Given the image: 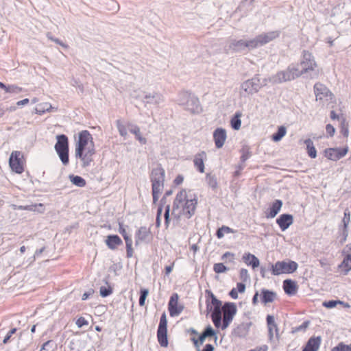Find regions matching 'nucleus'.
<instances>
[{
	"label": "nucleus",
	"instance_id": "obj_1",
	"mask_svg": "<svg viewBox=\"0 0 351 351\" xmlns=\"http://www.w3.org/2000/svg\"><path fill=\"white\" fill-rule=\"evenodd\" d=\"M197 201V195L191 190L181 189L173 200L171 215L177 219L181 217L189 219L195 212Z\"/></svg>",
	"mask_w": 351,
	"mask_h": 351
},
{
	"label": "nucleus",
	"instance_id": "obj_2",
	"mask_svg": "<svg viewBox=\"0 0 351 351\" xmlns=\"http://www.w3.org/2000/svg\"><path fill=\"white\" fill-rule=\"evenodd\" d=\"M92 135L88 130H82L78 134V141L75 147V156L83 162V167H88L93 160L92 156L95 149Z\"/></svg>",
	"mask_w": 351,
	"mask_h": 351
},
{
	"label": "nucleus",
	"instance_id": "obj_3",
	"mask_svg": "<svg viewBox=\"0 0 351 351\" xmlns=\"http://www.w3.org/2000/svg\"><path fill=\"white\" fill-rule=\"evenodd\" d=\"M206 293L208 294L206 301L207 310L210 312V317L214 326L219 328L223 312L221 302L210 291H206Z\"/></svg>",
	"mask_w": 351,
	"mask_h": 351
},
{
	"label": "nucleus",
	"instance_id": "obj_4",
	"mask_svg": "<svg viewBox=\"0 0 351 351\" xmlns=\"http://www.w3.org/2000/svg\"><path fill=\"white\" fill-rule=\"evenodd\" d=\"M315 99L322 106L335 103V97L333 93L324 84L317 82L313 86Z\"/></svg>",
	"mask_w": 351,
	"mask_h": 351
},
{
	"label": "nucleus",
	"instance_id": "obj_5",
	"mask_svg": "<svg viewBox=\"0 0 351 351\" xmlns=\"http://www.w3.org/2000/svg\"><path fill=\"white\" fill-rule=\"evenodd\" d=\"M57 142L54 149L58 155L62 163L66 166L69 163V139L65 134H59L56 136Z\"/></svg>",
	"mask_w": 351,
	"mask_h": 351
},
{
	"label": "nucleus",
	"instance_id": "obj_6",
	"mask_svg": "<svg viewBox=\"0 0 351 351\" xmlns=\"http://www.w3.org/2000/svg\"><path fill=\"white\" fill-rule=\"evenodd\" d=\"M298 263L293 261H277L271 265V274L274 276L292 274L298 269Z\"/></svg>",
	"mask_w": 351,
	"mask_h": 351
},
{
	"label": "nucleus",
	"instance_id": "obj_7",
	"mask_svg": "<svg viewBox=\"0 0 351 351\" xmlns=\"http://www.w3.org/2000/svg\"><path fill=\"white\" fill-rule=\"evenodd\" d=\"M223 320L221 321L220 328L226 329L232 322L237 313V306L232 302H226L222 307Z\"/></svg>",
	"mask_w": 351,
	"mask_h": 351
},
{
	"label": "nucleus",
	"instance_id": "obj_8",
	"mask_svg": "<svg viewBox=\"0 0 351 351\" xmlns=\"http://www.w3.org/2000/svg\"><path fill=\"white\" fill-rule=\"evenodd\" d=\"M300 66L304 74L315 70L317 64L311 52L306 50L303 51Z\"/></svg>",
	"mask_w": 351,
	"mask_h": 351
},
{
	"label": "nucleus",
	"instance_id": "obj_9",
	"mask_svg": "<svg viewBox=\"0 0 351 351\" xmlns=\"http://www.w3.org/2000/svg\"><path fill=\"white\" fill-rule=\"evenodd\" d=\"M158 341L162 347H167V319L165 313H164L160 319V323L157 331Z\"/></svg>",
	"mask_w": 351,
	"mask_h": 351
},
{
	"label": "nucleus",
	"instance_id": "obj_10",
	"mask_svg": "<svg viewBox=\"0 0 351 351\" xmlns=\"http://www.w3.org/2000/svg\"><path fill=\"white\" fill-rule=\"evenodd\" d=\"M21 152L14 151L9 158V165L11 169L16 173H21L24 171L23 165L21 160Z\"/></svg>",
	"mask_w": 351,
	"mask_h": 351
},
{
	"label": "nucleus",
	"instance_id": "obj_11",
	"mask_svg": "<svg viewBox=\"0 0 351 351\" xmlns=\"http://www.w3.org/2000/svg\"><path fill=\"white\" fill-rule=\"evenodd\" d=\"M178 300V293L172 294L168 303V310L171 317L179 315L184 309L183 305L180 304Z\"/></svg>",
	"mask_w": 351,
	"mask_h": 351
},
{
	"label": "nucleus",
	"instance_id": "obj_12",
	"mask_svg": "<svg viewBox=\"0 0 351 351\" xmlns=\"http://www.w3.org/2000/svg\"><path fill=\"white\" fill-rule=\"evenodd\" d=\"M348 148H328L324 152V156L328 160L337 161L344 157L348 153Z\"/></svg>",
	"mask_w": 351,
	"mask_h": 351
},
{
	"label": "nucleus",
	"instance_id": "obj_13",
	"mask_svg": "<svg viewBox=\"0 0 351 351\" xmlns=\"http://www.w3.org/2000/svg\"><path fill=\"white\" fill-rule=\"evenodd\" d=\"M212 337H214L215 339L217 338L215 331L210 325H208L197 339L193 338L192 340L195 346H198V344H202L206 338Z\"/></svg>",
	"mask_w": 351,
	"mask_h": 351
},
{
	"label": "nucleus",
	"instance_id": "obj_14",
	"mask_svg": "<svg viewBox=\"0 0 351 351\" xmlns=\"http://www.w3.org/2000/svg\"><path fill=\"white\" fill-rule=\"evenodd\" d=\"M276 298L277 293L276 291L266 289H262L260 291L261 302L265 305L274 302Z\"/></svg>",
	"mask_w": 351,
	"mask_h": 351
},
{
	"label": "nucleus",
	"instance_id": "obj_15",
	"mask_svg": "<svg viewBox=\"0 0 351 351\" xmlns=\"http://www.w3.org/2000/svg\"><path fill=\"white\" fill-rule=\"evenodd\" d=\"M293 222V217L290 214H282L276 219V223L282 231L286 230Z\"/></svg>",
	"mask_w": 351,
	"mask_h": 351
},
{
	"label": "nucleus",
	"instance_id": "obj_16",
	"mask_svg": "<svg viewBox=\"0 0 351 351\" xmlns=\"http://www.w3.org/2000/svg\"><path fill=\"white\" fill-rule=\"evenodd\" d=\"M213 138L217 148H221L226 139V132L223 128H217L213 133Z\"/></svg>",
	"mask_w": 351,
	"mask_h": 351
},
{
	"label": "nucleus",
	"instance_id": "obj_17",
	"mask_svg": "<svg viewBox=\"0 0 351 351\" xmlns=\"http://www.w3.org/2000/svg\"><path fill=\"white\" fill-rule=\"evenodd\" d=\"M206 158L207 155L204 151L197 153L194 156V166L200 173L204 172V161L206 160Z\"/></svg>",
	"mask_w": 351,
	"mask_h": 351
},
{
	"label": "nucleus",
	"instance_id": "obj_18",
	"mask_svg": "<svg viewBox=\"0 0 351 351\" xmlns=\"http://www.w3.org/2000/svg\"><path fill=\"white\" fill-rule=\"evenodd\" d=\"M282 206V202L280 199H276L265 212V217L267 219L274 218L280 212Z\"/></svg>",
	"mask_w": 351,
	"mask_h": 351
},
{
	"label": "nucleus",
	"instance_id": "obj_19",
	"mask_svg": "<svg viewBox=\"0 0 351 351\" xmlns=\"http://www.w3.org/2000/svg\"><path fill=\"white\" fill-rule=\"evenodd\" d=\"M280 34L278 31L269 32L267 33L262 34L257 36V38L258 40L259 45H264L271 40L277 38L279 36Z\"/></svg>",
	"mask_w": 351,
	"mask_h": 351
},
{
	"label": "nucleus",
	"instance_id": "obj_20",
	"mask_svg": "<svg viewBox=\"0 0 351 351\" xmlns=\"http://www.w3.org/2000/svg\"><path fill=\"white\" fill-rule=\"evenodd\" d=\"M321 342L322 339L320 337H312L308 340L302 351H317Z\"/></svg>",
	"mask_w": 351,
	"mask_h": 351
},
{
	"label": "nucleus",
	"instance_id": "obj_21",
	"mask_svg": "<svg viewBox=\"0 0 351 351\" xmlns=\"http://www.w3.org/2000/svg\"><path fill=\"white\" fill-rule=\"evenodd\" d=\"M165 181V171L161 168L155 169V193L162 189Z\"/></svg>",
	"mask_w": 351,
	"mask_h": 351
},
{
	"label": "nucleus",
	"instance_id": "obj_22",
	"mask_svg": "<svg viewBox=\"0 0 351 351\" xmlns=\"http://www.w3.org/2000/svg\"><path fill=\"white\" fill-rule=\"evenodd\" d=\"M106 244L109 249L115 250L118 246L123 244V241L118 235L110 234L106 237Z\"/></svg>",
	"mask_w": 351,
	"mask_h": 351
},
{
	"label": "nucleus",
	"instance_id": "obj_23",
	"mask_svg": "<svg viewBox=\"0 0 351 351\" xmlns=\"http://www.w3.org/2000/svg\"><path fill=\"white\" fill-rule=\"evenodd\" d=\"M298 285L295 281L291 279H287L283 281V289L287 295H295L298 291Z\"/></svg>",
	"mask_w": 351,
	"mask_h": 351
},
{
	"label": "nucleus",
	"instance_id": "obj_24",
	"mask_svg": "<svg viewBox=\"0 0 351 351\" xmlns=\"http://www.w3.org/2000/svg\"><path fill=\"white\" fill-rule=\"evenodd\" d=\"M338 269L340 274L347 275L351 270V255L348 254L344 258L341 264L339 265Z\"/></svg>",
	"mask_w": 351,
	"mask_h": 351
},
{
	"label": "nucleus",
	"instance_id": "obj_25",
	"mask_svg": "<svg viewBox=\"0 0 351 351\" xmlns=\"http://www.w3.org/2000/svg\"><path fill=\"white\" fill-rule=\"evenodd\" d=\"M242 259L247 265L251 266L253 269L259 266V260L254 254L245 253L243 254Z\"/></svg>",
	"mask_w": 351,
	"mask_h": 351
},
{
	"label": "nucleus",
	"instance_id": "obj_26",
	"mask_svg": "<svg viewBox=\"0 0 351 351\" xmlns=\"http://www.w3.org/2000/svg\"><path fill=\"white\" fill-rule=\"evenodd\" d=\"M241 88L247 94H252L258 91L257 84L252 80L243 82Z\"/></svg>",
	"mask_w": 351,
	"mask_h": 351
},
{
	"label": "nucleus",
	"instance_id": "obj_27",
	"mask_svg": "<svg viewBox=\"0 0 351 351\" xmlns=\"http://www.w3.org/2000/svg\"><path fill=\"white\" fill-rule=\"evenodd\" d=\"M128 129L131 133H132L135 135L136 138L141 144H145L146 139L141 136V132H140V128L137 125L129 123V124H128Z\"/></svg>",
	"mask_w": 351,
	"mask_h": 351
},
{
	"label": "nucleus",
	"instance_id": "obj_28",
	"mask_svg": "<svg viewBox=\"0 0 351 351\" xmlns=\"http://www.w3.org/2000/svg\"><path fill=\"white\" fill-rule=\"evenodd\" d=\"M304 143L306 146V151L308 156L311 158H315L317 157V150L312 140L310 138L306 139L304 141Z\"/></svg>",
	"mask_w": 351,
	"mask_h": 351
},
{
	"label": "nucleus",
	"instance_id": "obj_29",
	"mask_svg": "<svg viewBox=\"0 0 351 351\" xmlns=\"http://www.w3.org/2000/svg\"><path fill=\"white\" fill-rule=\"evenodd\" d=\"M150 234V230L149 228H147L145 226L141 227L136 234V243L138 241H144L145 240L149 234Z\"/></svg>",
	"mask_w": 351,
	"mask_h": 351
},
{
	"label": "nucleus",
	"instance_id": "obj_30",
	"mask_svg": "<svg viewBox=\"0 0 351 351\" xmlns=\"http://www.w3.org/2000/svg\"><path fill=\"white\" fill-rule=\"evenodd\" d=\"M242 116V114L240 112H236L234 116L230 120V124L231 127L236 130H238L241 128V117Z\"/></svg>",
	"mask_w": 351,
	"mask_h": 351
},
{
	"label": "nucleus",
	"instance_id": "obj_31",
	"mask_svg": "<svg viewBox=\"0 0 351 351\" xmlns=\"http://www.w3.org/2000/svg\"><path fill=\"white\" fill-rule=\"evenodd\" d=\"M53 109L49 103H43L38 105L36 108V113L38 114H43L45 112H50Z\"/></svg>",
	"mask_w": 351,
	"mask_h": 351
},
{
	"label": "nucleus",
	"instance_id": "obj_32",
	"mask_svg": "<svg viewBox=\"0 0 351 351\" xmlns=\"http://www.w3.org/2000/svg\"><path fill=\"white\" fill-rule=\"evenodd\" d=\"M69 179L71 182L77 186L84 187L86 186V180L81 176L70 175Z\"/></svg>",
	"mask_w": 351,
	"mask_h": 351
},
{
	"label": "nucleus",
	"instance_id": "obj_33",
	"mask_svg": "<svg viewBox=\"0 0 351 351\" xmlns=\"http://www.w3.org/2000/svg\"><path fill=\"white\" fill-rule=\"evenodd\" d=\"M278 77L280 82H287L294 80V76L291 73L289 68L285 71L278 73Z\"/></svg>",
	"mask_w": 351,
	"mask_h": 351
},
{
	"label": "nucleus",
	"instance_id": "obj_34",
	"mask_svg": "<svg viewBox=\"0 0 351 351\" xmlns=\"http://www.w3.org/2000/svg\"><path fill=\"white\" fill-rule=\"evenodd\" d=\"M286 133V128L284 126H280L278 128L277 132L272 135L271 138L274 141H279L285 136Z\"/></svg>",
	"mask_w": 351,
	"mask_h": 351
},
{
	"label": "nucleus",
	"instance_id": "obj_35",
	"mask_svg": "<svg viewBox=\"0 0 351 351\" xmlns=\"http://www.w3.org/2000/svg\"><path fill=\"white\" fill-rule=\"evenodd\" d=\"M234 232L235 231L232 228L223 226L217 230L216 235L218 239H221L223 237L225 234L234 233Z\"/></svg>",
	"mask_w": 351,
	"mask_h": 351
},
{
	"label": "nucleus",
	"instance_id": "obj_36",
	"mask_svg": "<svg viewBox=\"0 0 351 351\" xmlns=\"http://www.w3.org/2000/svg\"><path fill=\"white\" fill-rule=\"evenodd\" d=\"M3 89L5 90V93H14L18 94L20 93L22 91V88L15 85V84H11V85H5V87Z\"/></svg>",
	"mask_w": 351,
	"mask_h": 351
},
{
	"label": "nucleus",
	"instance_id": "obj_37",
	"mask_svg": "<svg viewBox=\"0 0 351 351\" xmlns=\"http://www.w3.org/2000/svg\"><path fill=\"white\" fill-rule=\"evenodd\" d=\"M117 129H118V131L120 134V135L124 138L126 137L127 134H128V125L125 126V125L122 124V123L119 121V120H117Z\"/></svg>",
	"mask_w": 351,
	"mask_h": 351
},
{
	"label": "nucleus",
	"instance_id": "obj_38",
	"mask_svg": "<svg viewBox=\"0 0 351 351\" xmlns=\"http://www.w3.org/2000/svg\"><path fill=\"white\" fill-rule=\"evenodd\" d=\"M331 351H351V343L346 345L343 342H340L335 347L332 348Z\"/></svg>",
	"mask_w": 351,
	"mask_h": 351
},
{
	"label": "nucleus",
	"instance_id": "obj_39",
	"mask_svg": "<svg viewBox=\"0 0 351 351\" xmlns=\"http://www.w3.org/2000/svg\"><path fill=\"white\" fill-rule=\"evenodd\" d=\"M149 291L147 289H142L140 291L139 305L143 306L145 305L146 298L147 297Z\"/></svg>",
	"mask_w": 351,
	"mask_h": 351
},
{
	"label": "nucleus",
	"instance_id": "obj_40",
	"mask_svg": "<svg viewBox=\"0 0 351 351\" xmlns=\"http://www.w3.org/2000/svg\"><path fill=\"white\" fill-rule=\"evenodd\" d=\"M119 232L122 235L125 241H127V239H132L131 237L128 234L124 225L120 222L119 223Z\"/></svg>",
	"mask_w": 351,
	"mask_h": 351
},
{
	"label": "nucleus",
	"instance_id": "obj_41",
	"mask_svg": "<svg viewBox=\"0 0 351 351\" xmlns=\"http://www.w3.org/2000/svg\"><path fill=\"white\" fill-rule=\"evenodd\" d=\"M100 295L103 298L109 296L112 293V289L111 287H101L99 290Z\"/></svg>",
	"mask_w": 351,
	"mask_h": 351
},
{
	"label": "nucleus",
	"instance_id": "obj_42",
	"mask_svg": "<svg viewBox=\"0 0 351 351\" xmlns=\"http://www.w3.org/2000/svg\"><path fill=\"white\" fill-rule=\"evenodd\" d=\"M259 46L260 45H259L257 37H256L255 38H254L252 40H247V41H246V43H245V47H247L250 49H254Z\"/></svg>",
	"mask_w": 351,
	"mask_h": 351
},
{
	"label": "nucleus",
	"instance_id": "obj_43",
	"mask_svg": "<svg viewBox=\"0 0 351 351\" xmlns=\"http://www.w3.org/2000/svg\"><path fill=\"white\" fill-rule=\"evenodd\" d=\"M213 270L217 274L223 273L228 270V268L223 263H215L213 265Z\"/></svg>",
	"mask_w": 351,
	"mask_h": 351
},
{
	"label": "nucleus",
	"instance_id": "obj_44",
	"mask_svg": "<svg viewBox=\"0 0 351 351\" xmlns=\"http://www.w3.org/2000/svg\"><path fill=\"white\" fill-rule=\"evenodd\" d=\"M337 304H343V302L340 300H329L323 302V306L328 308H332L337 306Z\"/></svg>",
	"mask_w": 351,
	"mask_h": 351
},
{
	"label": "nucleus",
	"instance_id": "obj_45",
	"mask_svg": "<svg viewBox=\"0 0 351 351\" xmlns=\"http://www.w3.org/2000/svg\"><path fill=\"white\" fill-rule=\"evenodd\" d=\"M126 245V252H127V257L130 258L132 256L133 254V250H132V239H127V241H125Z\"/></svg>",
	"mask_w": 351,
	"mask_h": 351
},
{
	"label": "nucleus",
	"instance_id": "obj_46",
	"mask_svg": "<svg viewBox=\"0 0 351 351\" xmlns=\"http://www.w3.org/2000/svg\"><path fill=\"white\" fill-rule=\"evenodd\" d=\"M47 37L53 41L54 43H56V44L62 46V47L65 48V49H67L69 47L66 44L64 43L62 40H60V39L58 38H54L51 33H48L47 34Z\"/></svg>",
	"mask_w": 351,
	"mask_h": 351
},
{
	"label": "nucleus",
	"instance_id": "obj_47",
	"mask_svg": "<svg viewBox=\"0 0 351 351\" xmlns=\"http://www.w3.org/2000/svg\"><path fill=\"white\" fill-rule=\"evenodd\" d=\"M290 71H291V73L293 74V75L294 76V79L296 78V77H298L300 76H301L302 75L304 74L303 72H302V70H299L298 68H296L295 66H289V67Z\"/></svg>",
	"mask_w": 351,
	"mask_h": 351
},
{
	"label": "nucleus",
	"instance_id": "obj_48",
	"mask_svg": "<svg viewBox=\"0 0 351 351\" xmlns=\"http://www.w3.org/2000/svg\"><path fill=\"white\" fill-rule=\"evenodd\" d=\"M350 221V213L348 209H346L344 212V217L343 219V226L345 229H347V227Z\"/></svg>",
	"mask_w": 351,
	"mask_h": 351
},
{
	"label": "nucleus",
	"instance_id": "obj_49",
	"mask_svg": "<svg viewBox=\"0 0 351 351\" xmlns=\"http://www.w3.org/2000/svg\"><path fill=\"white\" fill-rule=\"evenodd\" d=\"M239 276L243 281H247V279L249 278L247 270L246 269H241L239 271Z\"/></svg>",
	"mask_w": 351,
	"mask_h": 351
},
{
	"label": "nucleus",
	"instance_id": "obj_50",
	"mask_svg": "<svg viewBox=\"0 0 351 351\" xmlns=\"http://www.w3.org/2000/svg\"><path fill=\"white\" fill-rule=\"evenodd\" d=\"M75 324L78 328H82L84 326L88 325V322L84 317H80L77 319Z\"/></svg>",
	"mask_w": 351,
	"mask_h": 351
},
{
	"label": "nucleus",
	"instance_id": "obj_51",
	"mask_svg": "<svg viewBox=\"0 0 351 351\" xmlns=\"http://www.w3.org/2000/svg\"><path fill=\"white\" fill-rule=\"evenodd\" d=\"M16 331V328H14L12 329H11L8 332V334L6 335V336L4 337L3 340V343H7L10 339L11 338L12 335H14Z\"/></svg>",
	"mask_w": 351,
	"mask_h": 351
},
{
	"label": "nucleus",
	"instance_id": "obj_52",
	"mask_svg": "<svg viewBox=\"0 0 351 351\" xmlns=\"http://www.w3.org/2000/svg\"><path fill=\"white\" fill-rule=\"evenodd\" d=\"M163 217H164L165 223L167 226L169 223V206H167L165 208Z\"/></svg>",
	"mask_w": 351,
	"mask_h": 351
},
{
	"label": "nucleus",
	"instance_id": "obj_53",
	"mask_svg": "<svg viewBox=\"0 0 351 351\" xmlns=\"http://www.w3.org/2000/svg\"><path fill=\"white\" fill-rule=\"evenodd\" d=\"M326 131L330 136H332L335 132V130L331 124L326 125Z\"/></svg>",
	"mask_w": 351,
	"mask_h": 351
},
{
	"label": "nucleus",
	"instance_id": "obj_54",
	"mask_svg": "<svg viewBox=\"0 0 351 351\" xmlns=\"http://www.w3.org/2000/svg\"><path fill=\"white\" fill-rule=\"evenodd\" d=\"M234 258V254L231 252H229L224 253L221 257V258L223 260L228 259L229 261H230V262L233 261Z\"/></svg>",
	"mask_w": 351,
	"mask_h": 351
},
{
	"label": "nucleus",
	"instance_id": "obj_55",
	"mask_svg": "<svg viewBox=\"0 0 351 351\" xmlns=\"http://www.w3.org/2000/svg\"><path fill=\"white\" fill-rule=\"evenodd\" d=\"M267 326H268L269 334L271 337H272L274 335V331H275L276 332H278V326L276 324H272V325Z\"/></svg>",
	"mask_w": 351,
	"mask_h": 351
},
{
	"label": "nucleus",
	"instance_id": "obj_56",
	"mask_svg": "<svg viewBox=\"0 0 351 351\" xmlns=\"http://www.w3.org/2000/svg\"><path fill=\"white\" fill-rule=\"evenodd\" d=\"M184 181V177L182 175H178L173 180V184L176 186H179L182 184Z\"/></svg>",
	"mask_w": 351,
	"mask_h": 351
},
{
	"label": "nucleus",
	"instance_id": "obj_57",
	"mask_svg": "<svg viewBox=\"0 0 351 351\" xmlns=\"http://www.w3.org/2000/svg\"><path fill=\"white\" fill-rule=\"evenodd\" d=\"M239 293H244L245 290V285L243 283L239 282L237 285V288Z\"/></svg>",
	"mask_w": 351,
	"mask_h": 351
},
{
	"label": "nucleus",
	"instance_id": "obj_58",
	"mask_svg": "<svg viewBox=\"0 0 351 351\" xmlns=\"http://www.w3.org/2000/svg\"><path fill=\"white\" fill-rule=\"evenodd\" d=\"M162 208L161 207H159L157 210V217H156V223H157L158 226L160 225V222L161 217H162Z\"/></svg>",
	"mask_w": 351,
	"mask_h": 351
},
{
	"label": "nucleus",
	"instance_id": "obj_59",
	"mask_svg": "<svg viewBox=\"0 0 351 351\" xmlns=\"http://www.w3.org/2000/svg\"><path fill=\"white\" fill-rule=\"evenodd\" d=\"M238 291L236 288H233L229 293L230 296L232 299H237L238 298Z\"/></svg>",
	"mask_w": 351,
	"mask_h": 351
},
{
	"label": "nucleus",
	"instance_id": "obj_60",
	"mask_svg": "<svg viewBox=\"0 0 351 351\" xmlns=\"http://www.w3.org/2000/svg\"><path fill=\"white\" fill-rule=\"evenodd\" d=\"M149 178H150V182H151V187H152L151 193H152V195L154 197V169H152L150 171Z\"/></svg>",
	"mask_w": 351,
	"mask_h": 351
},
{
	"label": "nucleus",
	"instance_id": "obj_61",
	"mask_svg": "<svg viewBox=\"0 0 351 351\" xmlns=\"http://www.w3.org/2000/svg\"><path fill=\"white\" fill-rule=\"evenodd\" d=\"M267 326H270L272 324H276L275 323V319H274V316L270 315H268L267 316Z\"/></svg>",
	"mask_w": 351,
	"mask_h": 351
},
{
	"label": "nucleus",
	"instance_id": "obj_62",
	"mask_svg": "<svg viewBox=\"0 0 351 351\" xmlns=\"http://www.w3.org/2000/svg\"><path fill=\"white\" fill-rule=\"evenodd\" d=\"M260 296V293L256 291L252 298V304L256 305L258 303V298Z\"/></svg>",
	"mask_w": 351,
	"mask_h": 351
},
{
	"label": "nucleus",
	"instance_id": "obj_63",
	"mask_svg": "<svg viewBox=\"0 0 351 351\" xmlns=\"http://www.w3.org/2000/svg\"><path fill=\"white\" fill-rule=\"evenodd\" d=\"M45 247H43L42 248L36 250L34 255V259L35 260L36 258L38 257L45 250Z\"/></svg>",
	"mask_w": 351,
	"mask_h": 351
},
{
	"label": "nucleus",
	"instance_id": "obj_64",
	"mask_svg": "<svg viewBox=\"0 0 351 351\" xmlns=\"http://www.w3.org/2000/svg\"><path fill=\"white\" fill-rule=\"evenodd\" d=\"M309 324H310V322L309 321H305L304 322L302 323V325H300L298 328V330H302V329H306V328H308V326H309Z\"/></svg>",
	"mask_w": 351,
	"mask_h": 351
}]
</instances>
